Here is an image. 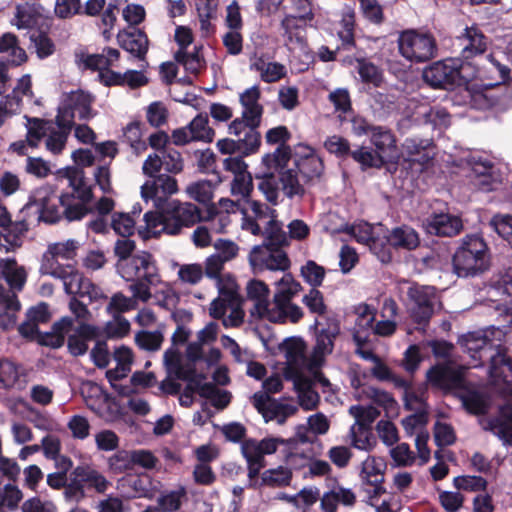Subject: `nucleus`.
<instances>
[{
    "label": "nucleus",
    "mask_w": 512,
    "mask_h": 512,
    "mask_svg": "<svg viewBox=\"0 0 512 512\" xmlns=\"http://www.w3.org/2000/svg\"><path fill=\"white\" fill-rule=\"evenodd\" d=\"M163 162V168L171 174L181 173L184 169V161L181 153L171 147L165 148L160 152Z\"/></svg>",
    "instance_id": "nucleus-64"
},
{
    "label": "nucleus",
    "mask_w": 512,
    "mask_h": 512,
    "mask_svg": "<svg viewBox=\"0 0 512 512\" xmlns=\"http://www.w3.org/2000/svg\"><path fill=\"white\" fill-rule=\"evenodd\" d=\"M305 22H300L299 18H296L292 14L286 15L281 21V28L283 30V37L285 45L289 49H303L306 46L305 38Z\"/></svg>",
    "instance_id": "nucleus-31"
},
{
    "label": "nucleus",
    "mask_w": 512,
    "mask_h": 512,
    "mask_svg": "<svg viewBox=\"0 0 512 512\" xmlns=\"http://www.w3.org/2000/svg\"><path fill=\"white\" fill-rule=\"evenodd\" d=\"M400 54L408 61L423 63L437 55V43L430 33L406 30L398 37Z\"/></svg>",
    "instance_id": "nucleus-12"
},
{
    "label": "nucleus",
    "mask_w": 512,
    "mask_h": 512,
    "mask_svg": "<svg viewBox=\"0 0 512 512\" xmlns=\"http://www.w3.org/2000/svg\"><path fill=\"white\" fill-rule=\"evenodd\" d=\"M462 61L448 58L433 63L423 72L424 80L433 87L450 88L461 83Z\"/></svg>",
    "instance_id": "nucleus-16"
},
{
    "label": "nucleus",
    "mask_w": 512,
    "mask_h": 512,
    "mask_svg": "<svg viewBox=\"0 0 512 512\" xmlns=\"http://www.w3.org/2000/svg\"><path fill=\"white\" fill-rule=\"evenodd\" d=\"M326 271L325 268L313 260H308L300 269V275L312 288L322 285Z\"/></svg>",
    "instance_id": "nucleus-55"
},
{
    "label": "nucleus",
    "mask_w": 512,
    "mask_h": 512,
    "mask_svg": "<svg viewBox=\"0 0 512 512\" xmlns=\"http://www.w3.org/2000/svg\"><path fill=\"white\" fill-rule=\"evenodd\" d=\"M201 47H194L193 51L177 50L174 54V59L178 64H181L185 71L197 75L205 68V60L200 54Z\"/></svg>",
    "instance_id": "nucleus-41"
},
{
    "label": "nucleus",
    "mask_w": 512,
    "mask_h": 512,
    "mask_svg": "<svg viewBox=\"0 0 512 512\" xmlns=\"http://www.w3.org/2000/svg\"><path fill=\"white\" fill-rule=\"evenodd\" d=\"M216 280L219 295L210 305V315L215 319L223 318L226 327H238L242 324L245 313L236 280L231 275H223Z\"/></svg>",
    "instance_id": "nucleus-4"
},
{
    "label": "nucleus",
    "mask_w": 512,
    "mask_h": 512,
    "mask_svg": "<svg viewBox=\"0 0 512 512\" xmlns=\"http://www.w3.org/2000/svg\"><path fill=\"white\" fill-rule=\"evenodd\" d=\"M492 164L489 161L477 163L473 167L475 179L474 186L482 191H490L494 189V180L491 175Z\"/></svg>",
    "instance_id": "nucleus-58"
},
{
    "label": "nucleus",
    "mask_w": 512,
    "mask_h": 512,
    "mask_svg": "<svg viewBox=\"0 0 512 512\" xmlns=\"http://www.w3.org/2000/svg\"><path fill=\"white\" fill-rule=\"evenodd\" d=\"M294 386L298 395L299 406L305 411L316 409L320 402V396L313 388V381L299 376L295 379Z\"/></svg>",
    "instance_id": "nucleus-38"
},
{
    "label": "nucleus",
    "mask_w": 512,
    "mask_h": 512,
    "mask_svg": "<svg viewBox=\"0 0 512 512\" xmlns=\"http://www.w3.org/2000/svg\"><path fill=\"white\" fill-rule=\"evenodd\" d=\"M261 90L258 85H253L239 94V103L242 107L240 117L233 119L228 125L230 135H239L248 131V142L250 145L256 143L257 135H260L258 128L262 121L264 108L260 103Z\"/></svg>",
    "instance_id": "nucleus-6"
},
{
    "label": "nucleus",
    "mask_w": 512,
    "mask_h": 512,
    "mask_svg": "<svg viewBox=\"0 0 512 512\" xmlns=\"http://www.w3.org/2000/svg\"><path fill=\"white\" fill-rule=\"evenodd\" d=\"M110 78L104 79L107 85L126 83L131 88H137L147 84V77L140 71L129 70L123 75L109 72Z\"/></svg>",
    "instance_id": "nucleus-53"
},
{
    "label": "nucleus",
    "mask_w": 512,
    "mask_h": 512,
    "mask_svg": "<svg viewBox=\"0 0 512 512\" xmlns=\"http://www.w3.org/2000/svg\"><path fill=\"white\" fill-rule=\"evenodd\" d=\"M93 97L82 90L71 91L62 96L57 117L64 122L74 125V119H89L92 117L91 105Z\"/></svg>",
    "instance_id": "nucleus-17"
},
{
    "label": "nucleus",
    "mask_w": 512,
    "mask_h": 512,
    "mask_svg": "<svg viewBox=\"0 0 512 512\" xmlns=\"http://www.w3.org/2000/svg\"><path fill=\"white\" fill-rule=\"evenodd\" d=\"M72 326L73 319L63 317L53 324L50 332L38 335V341L41 345L59 348L64 344L65 337L71 331Z\"/></svg>",
    "instance_id": "nucleus-37"
},
{
    "label": "nucleus",
    "mask_w": 512,
    "mask_h": 512,
    "mask_svg": "<svg viewBox=\"0 0 512 512\" xmlns=\"http://www.w3.org/2000/svg\"><path fill=\"white\" fill-rule=\"evenodd\" d=\"M361 393L375 404L382 406L386 411H394L397 403L388 392L373 386H362Z\"/></svg>",
    "instance_id": "nucleus-59"
},
{
    "label": "nucleus",
    "mask_w": 512,
    "mask_h": 512,
    "mask_svg": "<svg viewBox=\"0 0 512 512\" xmlns=\"http://www.w3.org/2000/svg\"><path fill=\"white\" fill-rule=\"evenodd\" d=\"M66 178L72 193L61 195V205L64 207L65 218L68 221L82 219L90 212L88 204L93 198L92 187L86 182L81 169L67 170Z\"/></svg>",
    "instance_id": "nucleus-8"
},
{
    "label": "nucleus",
    "mask_w": 512,
    "mask_h": 512,
    "mask_svg": "<svg viewBox=\"0 0 512 512\" xmlns=\"http://www.w3.org/2000/svg\"><path fill=\"white\" fill-rule=\"evenodd\" d=\"M453 267L459 277H467L488 268L487 245L479 235H467L453 257Z\"/></svg>",
    "instance_id": "nucleus-9"
},
{
    "label": "nucleus",
    "mask_w": 512,
    "mask_h": 512,
    "mask_svg": "<svg viewBox=\"0 0 512 512\" xmlns=\"http://www.w3.org/2000/svg\"><path fill=\"white\" fill-rule=\"evenodd\" d=\"M248 131L241 132L239 135H234L237 140L231 138H223L217 141L216 147L221 154L232 155L235 153H241L243 155H250L255 153L261 144V135H257L256 143L248 142Z\"/></svg>",
    "instance_id": "nucleus-29"
},
{
    "label": "nucleus",
    "mask_w": 512,
    "mask_h": 512,
    "mask_svg": "<svg viewBox=\"0 0 512 512\" xmlns=\"http://www.w3.org/2000/svg\"><path fill=\"white\" fill-rule=\"evenodd\" d=\"M155 212L144 214L147 236L179 235L183 228L202 222V210L191 202L171 200Z\"/></svg>",
    "instance_id": "nucleus-2"
},
{
    "label": "nucleus",
    "mask_w": 512,
    "mask_h": 512,
    "mask_svg": "<svg viewBox=\"0 0 512 512\" xmlns=\"http://www.w3.org/2000/svg\"><path fill=\"white\" fill-rule=\"evenodd\" d=\"M457 39L464 59L483 54L487 49V38L477 26L466 27Z\"/></svg>",
    "instance_id": "nucleus-27"
},
{
    "label": "nucleus",
    "mask_w": 512,
    "mask_h": 512,
    "mask_svg": "<svg viewBox=\"0 0 512 512\" xmlns=\"http://www.w3.org/2000/svg\"><path fill=\"white\" fill-rule=\"evenodd\" d=\"M72 127L73 125L64 122V120L56 116L45 137L46 149L54 155L62 153Z\"/></svg>",
    "instance_id": "nucleus-30"
},
{
    "label": "nucleus",
    "mask_w": 512,
    "mask_h": 512,
    "mask_svg": "<svg viewBox=\"0 0 512 512\" xmlns=\"http://www.w3.org/2000/svg\"><path fill=\"white\" fill-rule=\"evenodd\" d=\"M187 196L201 204H208L213 199L214 186L209 180H198L189 183L185 188Z\"/></svg>",
    "instance_id": "nucleus-46"
},
{
    "label": "nucleus",
    "mask_w": 512,
    "mask_h": 512,
    "mask_svg": "<svg viewBox=\"0 0 512 512\" xmlns=\"http://www.w3.org/2000/svg\"><path fill=\"white\" fill-rule=\"evenodd\" d=\"M246 291L248 299L254 303L251 313L255 315L259 311L260 306L268 301L270 290L263 281L254 279L247 283Z\"/></svg>",
    "instance_id": "nucleus-47"
},
{
    "label": "nucleus",
    "mask_w": 512,
    "mask_h": 512,
    "mask_svg": "<svg viewBox=\"0 0 512 512\" xmlns=\"http://www.w3.org/2000/svg\"><path fill=\"white\" fill-rule=\"evenodd\" d=\"M100 336L101 329L99 327L81 323L75 333L68 337V350L74 356L84 355L88 350V341L96 340Z\"/></svg>",
    "instance_id": "nucleus-28"
},
{
    "label": "nucleus",
    "mask_w": 512,
    "mask_h": 512,
    "mask_svg": "<svg viewBox=\"0 0 512 512\" xmlns=\"http://www.w3.org/2000/svg\"><path fill=\"white\" fill-rule=\"evenodd\" d=\"M282 388L283 382L280 376L273 375L263 382L264 391H258L251 397L252 405L262 415L266 423L275 421L282 425L298 411L297 405L276 400L269 395L280 392Z\"/></svg>",
    "instance_id": "nucleus-5"
},
{
    "label": "nucleus",
    "mask_w": 512,
    "mask_h": 512,
    "mask_svg": "<svg viewBox=\"0 0 512 512\" xmlns=\"http://www.w3.org/2000/svg\"><path fill=\"white\" fill-rule=\"evenodd\" d=\"M116 268L125 281L131 282V294L140 298L143 303L151 299V288L162 282L156 260L146 251L137 252L132 258L117 262Z\"/></svg>",
    "instance_id": "nucleus-3"
},
{
    "label": "nucleus",
    "mask_w": 512,
    "mask_h": 512,
    "mask_svg": "<svg viewBox=\"0 0 512 512\" xmlns=\"http://www.w3.org/2000/svg\"><path fill=\"white\" fill-rule=\"evenodd\" d=\"M295 165L304 183L308 184L320 181L324 172L322 158L312 147L304 144L295 149Z\"/></svg>",
    "instance_id": "nucleus-20"
},
{
    "label": "nucleus",
    "mask_w": 512,
    "mask_h": 512,
    "mask_svg": "<svg viewBox=\"0 0 512 512\" xmlns=\"http://www.w3.org/2000/svg\"><path fill=\"white\" fill-rule=\"evenodd\" d=\"M119 57L120 53L117 49L105 48L101 54H82L80 57V63L84 68L99 70L100 76L104 79L105 74L102 71L108 70V68L113 65ZM109 72L110 71H107L106 73L110 76Z\"/></svg>",
    "instance_id": "nucleus-35"
},
{
    "label": "nucleus",
    "mask_w": 512,
    "mask_h": 512,
    "mask_svg": "<svg viewBox=\"0 0 512 512\" xmlns=\"http://www.w3.org/2000/svg\"><path fill=\"white\" fill-rule=\"evenodd\" d=\"M370 142L375 150L387 161L398 159L397 140L392 130L386 126L376 125L370 134Z\"/></svg>",
    "instance_id": "nucleus-26"
},
{
    "label": "nucleus",
    "mask_w": 512,
    "mask_h": 512,
    "mask_svg": "<svg viewBox=\"0 0 512 512\" xmlns=\"http://www.w3.org/2000/svg\"><path fill=\"white\" fill-rule=\"evenodd\" d=\"M398 289L406 296L405 303L412 319L418 324L427 323L437 302L436 289L408 280L399 281Z\"/></svg>",
    "instance_id": "nucleus-10"
},
{
    "label": "nucleus",
    "mask_w": 512,
    "mask_h": 512,
    "mask_svg": "<svg viewBox=\"0 0 512 512\" xmlns=\"http://www.w3.org/2000/svg\"><path fill=\"white\" fill-rule=\"evenodd\" d=\"M388 242L395 248L413 250L419 246L418 233L409 226L394 228L388 236Z\"/></svg>",
    "instance_id": "nucleus-40"
},
{
    "label": "nucleus",
    "mask_w": 512,
    "mask_h": 512,
    "mask_svg": "<svg viewBox=\"0 0 512 512\" xmlns=\"http://www.w3.org/2000/svg\"><path fill=\"white\" fill-rule=\"evenodd\" d=\"M262 235L264 236V243L262 245L283 248L290 244L288 235L283 230V225L277 218L271 219L265 223Z\"/></svg>",
    "instance_id": "nucleus-43"
},
{
    "label": "nucleus",
    "mask_w": 512,
    "mask_h": 512,
    "mask_svg": "<svg viewBox=\"0 0 512 512\" xmlns=\"http://www.w3.org/2000/svg\"><path fill=\"white\" fill-rule=\"evenodd\" d=\"M357 71L363 82L378 87L382 83L383 75L381 70L372 62L366 59H357Z\"/></svg>",
    "instance_id": "nucleus-62"
},
{
    "label": "nucleus",
    "mask_w": 512,
    "mask_h": 512,
    "mask_svg": "<svg viewBox=\"0 0 512 512\" xmlns=\"http://www.w3.org/2000/svg\"><path fill=\"white\" fill-rule=\"evenodd\" d=\"M426 377L430 384L444 390L459 388L463 383L462 368H457L450 361L438 363L431 367L427 371Z\"/></svg>",
    "instance_id": "nucleus-22"
},
{
    "label": "nucleus",
    "mask_w": 512,
    "mask_h": 512,
    "mask_svg": "<svg viewBox=\"0 0 512 512\" xmlns=\"http://www.w3.org/2000/svg\"><path fill=\"white\" fill-rule=\"evenodd\" d=\"M287 362L294 367L307 365L309 367V359L306 358V345L302 340L292 339L284 345Z\"/></svg>",
    "instance_id": "nucleus-49"
},
{
    "label": "nucleus",
    "mask_w": 512,
    "mask_h": 512,
    "mask_svg": "<svg viewBox=\"0 0 512 512\" xmlns=\"http://www.w3.org/2000/svg\"><path fill=\"white\" fill-rule=\"evenodd\" d=\"M249 69L258 73L261 81L275 83L286 77L287 69L279 62H270L264 53L254 51L249 55Z\"/></svg>",
    "instance_id": "nucleus-24"
},
{
    "label": "nucleus",
    "mask_w": 512,
    "mask_h": 512,
    "mask_svg": "<svg viewBox=\"0 0 512 512\" xmlns=\"http://www.w3.org/2000/svg\"><path fill=\"white\" fill-rule=\"evenodd\" d=\"M73 475L81 484L94 488L99 493H104L110 485L103 474L90 466L76 467L73 471Z\"/></svg>",
    "instance_id": "nucleus-39"
},
{
    "label": "nucleus",
    "mask_w": 512,
    "mask_h": 512,
    "mask_svg": "<svg viewBox=\"0 0 512 512\" xmlns=\"http://www.w3.org/2000/svg\"><path fill=\"white\" fill-rule=\"evenodd\" d=\"M25 368L8 359H0V384L6 389L25 386Z\"/></svg>",
    "instance_id": "nucleus-33"
},
{
    "label": "nucleus",
    "mask_w": 512,
    "mask_h": 512,
    "mask_svg": "<svg viewBox=\"0 0 512 512\" xmlns=\"http://www.w3.org/2000/svg\"><path fill=\"white\" fill-rule=\"evenodd\" d=\"M248 261L254 273L265 270L285 272L291 265L283 248L269 245L254 246L249 253Z\"/></svg>",
    "instance_id": "nucleus-15"
},
{
    "label": "nucleus",
    "mask_w": 512,
    "mask_h": 512,
    "mask_svg": "<svg viewBox=\"0 0 512 512\" xmlns=\"http://www.w3.org/2000/svg\"><path fill=\"white\" fill-rule=\"evenodd\" d=\"M33 97L32 81L29 74L23 75L18 79L16 86L13 88L11 93L4 96L8 101H15L17 108L21 111L23 97Z\"/></svg>",
    "instance_id": "nucleus-57"
},
{
    "label": "nucleus",
    "mask_w": 512,
    "mask_h": 512,
    "mask_svg": "<svg viewBox=\"0 0 512 512\" xmlns=\"http://www.w3.org/2000/svg\"><path fill=\"white\" fill-rule=\"evenodd\" d=\"M284 304L283 301L278 300L274 295L273 300L268 299L264 305L260 306L259 311L255 315L270 322L284 323Z\"/></svg>",
    "instance_id": "nucleus-54"
},
{
    "label": "nucleus",
    "mask_w": 512,
    "mask_h": 512,
    "mask_svg": "<svg viewBox=\"0 0 512 512\" xmlns=\"http://www.w3.org/2000/svg\"><path fill=\"white\" fill-rule=\"evenodd\" d=\"M398 313V305L392 298H386L383 302L381 308V317L383 320H380L373 325L372 330L374 334L388 337L395 333L396 331V322L395 317Z\"/></svg>",
    "instance_id": "nucleus-36"
},
{
    "label": "nucleus",
    "mask_w": 512,
    "mask_h": 512,
    "mask_svg": "<svg viewBox=\"0 0 512 512\" xmlns=\"http://www.w3.org/2000/svg\"><path fill=\"white\" fill-rule=\"evenodd\" d=\"M286 441L279 437H267L260 441L246 439L241 443V453L247 462L248 477L256 478L261 469L265 467V455L275 453L280 445Z\"/></svg>",
    "instance_id": "nucleus-14"
},
{
    "label": "nucleus",
    "mask_w": 512,
    "mask_h": 512,
    "mask_svg": "<svg viewBox=\"0 0 512 512\" xmlns=\"http://www.w3.org/2000/svg\"><path fill=\"white\" fill-rule=\"evenodd\" d=\"M164 336L161 330H142L136 333V344L143 350L157 351L161 348Z\"/></svg>",
    "instance_id": "nucleus-60"
},
{
    "label": "nucleus",
    "mask_w": 512,
    "mask_h": 512,
    "mask_svg": "<svg viewBox=\"0 0 512 512\" xmlns=\"http://www.w3.org/2000/svg\"><path fill=\"white\" fill-rule=\"evenodd\" d=\"M0 275L14 292L21 291L27 280L25 267L18 265L14 258L0 260Z\"/></svg>",
    "instance_id": "nucleus-34"
},
{
    "label": "nucleus",
    "mask_w": 512,
    "mask_h": 512,
    "mask_svg": "<svg viewBox=\"0 0 512 512\" xmlns=\"http://www.w3.org/2000/svg\"><path fill=\"white\" fill-rule=\"evenodd\" d=\"M80 242L68 239L63 242H55L48 245L43 254L40 271L63 282L64 290L69 295L88 297L90 301L106 298L100 287L86 278L81 272L71 265H61L58 260H72L77 256Z\"/></svg>",
    "instance_id": "nucleus-1"
},
{
    "label": "nucleus",
    "mask_w": 512,
    "mask_h": 512,
    "mask_svg": "<svg viewBox=\"0 0 512 512\" xmlns=\"http://www.w3.org/2000/svg\"><path fill=\"white\" fill-rule=\"evenodd\" d=\"M349 413L355 419V423L353 425H359L367 428H369L380 415L379 410L372 405H353L349 408Z\"/></svg>",
    "instance_id": "nucleus-56"
},
{
    "label": "nucleus",
    "mask_w": 512,
    "mask_h": 512,
    "mask_svg": "<svg viewBox=\"0 0 512 512\" xmlns=\"http://www.w3.org/2000/svg\"><path fill=\"white\" fill-rule=\"evenodd\" d=\"M179 191L177 180L168 175L160 174L144 182L141 186V196L148 202L152 201L156 209L166 205L168 198Z\"/></svg>",
    "instance_id": "nucleus-18"
},
{
    "label": "nucleus",
    "mask_w": 512,
    "mask_h": 512,
    "mask_svg": "<svg viewBox=\"0 0 512 512\" xmlns=\"http://www.w3.org/2000/svg\"><path fill=\"white\" fill-rule=\"evenodd\" d=\"M81 395L86 406L95 414L106 420L115 412V400L100 385L86 381L81 386Z\"/></svg>",
    "instance_id": "nucleus-19"
},
{
    "label": "nucleus",
    "mask_w": 512,
    "mask_h": 512,
    "mask_svg": "<svg viewBox=\"0 0 512 512\" xmlns=\"http://www.w3.org/2000/svg\"><path fill=\"white\" fill-rule=\"evenodd\" d=\"M297 169H285L276 176L272 173L264 174L259 178L258 189L263 193L266 200L272 204L278 203L280 191L292 199L294 197H303L305 194V185L302 177H299Z\"/></svg>",
    "instance_id": "nucleus-11"
},
{
    "label": "nucleus",
    "mask_w": 512,
    "mask_h": 512,
    "mask_svg": "<svg viewBox=\"0 0 512 512\" xmlns=\"http://www.w3.org/2000/svg\"><path fill=\"white\" fill-rule=\"evenodd\" d=\"M138 301H140V298L135 297L133 294L131 297H127L123 293L118 292L110 298L106 310L112 316L121 315L124 312L135 309Z\"/></svg>",
    "instance_id": "nucleus-52"
},
{
    "label": "nucleus",
    "mask_w": 512,
    "mask_h": 512,
    "mask_svg": "<svg viewBox=\"0 0 512 512\" xmlns=\"http://www.w3.org/2000/svg\"><path fill=\"white\" fill-rule=\"evenodd\" d=\"M276 287L277 289L274 295L278 300L284 303L291 301L302 289L301 284L296 281L290 273H285L282 278L276 282Z\"/></svg>",
    "instance_id": "nucleus-50"
},
{
    "label": "nucleus",
    "mask_w": 512,
    "mask_h": 512,
    "mask_svg": "<svg viewBox=\"0 0 512 512\" xmlns=\"http://www.w3.org/2000/svg\"><path fill=\"white\" fill-rule=\"evenodd\" d=\"M120 46L139 60H144L148 51V38L140 29H132L118 34Z\"/></svg>",
    "instance_id": "nucleus-32"
},
{
    "label": "nucleus",
    "mask_w": 512,
    "mask_h": 512,
    "mask_svg": "<svg viewBox=\"0 0 512 512\" xmlns=\"http://www.w3.org/2000/svg\"><path fill=\"white\" fill-rule=\"evenodd\" d=\"M33 203L38 206L40 220L53 224L65 217L61 196H57L49 186L38 188L33 195Z\"/></svg>",
    "instance_id": "nucleus-21"
},
{
    "label": "nucleus",
    "mask_w": 512,
    "mask_h": 512,
    "mask_svg": "<svg viewBox=\"0 0 512 512\" xmlns=\"http://www.w3.org/2000/svg\"><path fill=\"white\" fill-rule=\"evenodd\" d=\"M195 141L212 142L215 131L209 126L207 114H198L188 124Z\"/></svg>",
    "instance_id": "nucleus-51"
},
{
    "label": "nucleus",
    "mask_w": 512,
    "mask_h": 512,
    "mask_svg": "<svg viewBox=\"0 0 512 512\" xmlns=\"http://www.w3.org/2000/svg\"><path fill=\"white\" fill-rule=\"evenodd\" d=\"M202 222H205L213 233L223 234L231 224V217L228 213L217 212L216 206L212 205L207 209L206 215H203Z\"/></svg>",
    "instance_id": "nucleus-48"
},
{
    "label": "nucleus",
    "mask_w": 512,
    "mask_h": 512,
    "mask_svg": "<svg viewBox=\"0 0 512 512\" xmlns=\"http://www.w3.org/2000/svg\"><path fill=\"white\" fill-rule=\"evenodd\" d=\"M491 358L489 373L497 384H503V391L512 396V360L501 352ZM501 420L495 426V434L512 446V401L501 407Z\"/></svg>",
    "instance_id": "nucleus-7"
},
{
    "label": "nucleus",
    "mask_w": 512,
    "mask_h": 512,
    "mask_svg": "<svg viewBox=\"0 0 512 512\" xmlns=\"http://www.w3.org/2000/svg\"><path fill=\"white\" fill-rule=\"evenodd\" d=\"M25 119L27 121L26 128H27V134L26 138L28 141V144L31 148L38 147L40 141L42 138L46 137L47 132L50 128V125H52L53 121H48L36 117H29L25 116Z\"/></svg>",
    "instance_id": "nucleus-44"
},
{
    "label": "nucleus",
    "mask_w": 512,
    "mask_h": 512,
    "mask_svg": "<svg viewBox=\"0 0 512 512\" xmlns=\"http://www.w3.org/2000/svg\"><path fill=\"white\" fill-rule=\"evenodd\" d=\"M339 334L337 324H329L327 328L321 329L316 336V344L309 358V368H319L327 355L332 353L334 348V339Z\"/></svg>",
    "instance_id": "nucleus-25"
},
{
    "label": "nucleus",
    "mask_w": 512,
    "mask_h": 512,
    "mask_svg": "<svg viewBox=\"0 0 512 512\" xmlns=\"http://www.w3.org/2000/svg\"><path fill=\"white\" fill-rule=\"evenodd\" d=\"M114 360L117 364L116 367L107 371V377L110 380H118L128 374L133 360L131 349L125 346L117 348L114 351Z\"/></svg>",
    "instance_id": "nucleus-45"
},
{
    "label": "nucleus",
    "mask_w": 512,
    "mask_h": 512,
    "mask_svg": "<svg viewBox=\"0 0 512 512\" xmlns=\"http://www.w3.org/2000/svg\"><path fill=\"white\" fill-rule=\"evenodd\" d=\"M22 498V492L17 486L8 483L0 487V512H6V508L16 509Z\"/></svg>",
    "instance_id": "nucleus-61"
},
{
    "label": "nucleus",
    "mask_w": 512,
    "mask_h": 512,
    "mask_svg": "<svg viewBox=\"0 0 512 512\" xmlns=\"http://www.w3.org/2000/svg\"><path fill=\"white\" fill-rule=\"evenodd\" d=\"M428 234L440 237H453L463 229L460 217L448 213L432 214L423 221Z\"/></svg>",
    "instance_id": "nucleus-23"
},
{
    "label": "nucleus",
    "mask_w": 512,
    "mask_h": 512,
    "mask_svg": "<svg viewBox=\"0 0 512 512\" xmlns=\"http://www.w3.org/2000/svg\"><path fill=\"white\" fill-rule=\"evenodd\" d=\"M351 156L363 167L380 168L388 162L382 154H379L376 150L372 151L365 147H361L360 149L351 152Z\"/></svg>",
    "instance_id": "nucleus-63"
},
{
    "label": "nucleus",
    "mask_w": 512,
    "mask_h": 512,
    "mask_svg": "<svg viewBox=\"0 0 512 512\" xmlns=\"http://www.w3.org/2000/svg\"><path fill=\"white\" fill-rule=\"evenodd\" d=\"M0 53L9 54V63L12 66H20L27 61L25 50L18 45L17 37L12 33H4L0 37Z\"/></svg>",
    "instance_id": "nucleus-42"
},
{
    "label": "nucleus",
    "mask_w": 512,
    "mask_h": 512,
    "mask_svg": "<svg viewBox=\"0 0 512 512\" xmlns=\"http://www.w3.org/2000/svg\"><path fill=\"white\" fill-rule=\"evenodd\" d=\"M503 331L499 328H488L483 331H476L467 334L463 338V345L468 352H472L471 357L481 362L489 360L490 356L496 355L498 352L506 354L505 348L502 347Z\"/></svg>",
    "instance_id": "nucleus-13"
}]
</instances>
